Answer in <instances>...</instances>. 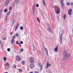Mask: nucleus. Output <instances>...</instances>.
I'll return each instance as SVG.
<instances>
[{
  "label": "nucleus",
  "mask_w": 73,
  "mask_h": 73,
  "mask_svg": "<svg viewBox=\"0 0 73 73\" xmlns=\"http://www.w3.org/2000/svg\"><path fill=\"white\" fill-rule=\"evenodd\" d=\"M71 5H73V3L72 2L71 3Z\"/></svg>",
  "instance_id": "obj_46"
},
{
  "label": "nucleus",
  "mask_w": 73,
  "mask_h": 73,
  "mask_svg": "<svg viewBox=\"0 0 73 73\" xmlns=\"http://www.w3.org/2000/svg\"><path fill=\"white\" fill-rule=\"evenodd\" d=\"M11 13V11H9L7 13V15L8 16V15H9Z\"/></svg>",
  "instance_id": "obj_19"
},
{
  "label": "nucleus",
  "mask_w": 73,
  "mask_h": 73,
  "mask_svg": "<svg viewBox=\"0 0 73 73\" xmlns=\"http://www.w3.org/2000/svg\"><path fill=\"white\" fill-rule=\"evenodd\" d=\"M58 50V47L56 46L54 49V51L55 52H57Z\"/></svg>",
  "instance_id": "obj_15"
},
{
  "label": "nucleus",
  "mask_w": 73,
  "mask_h": 73,
  "mask_svg": "<svg viewBox=\"0 0 73 73\" xmlns=\"http://www.w3.org/2000/svg\"><path fill=\"white\" fill-rule=\"evenodd\" d=\"M18 28H19V26H16V28H15V31H16V30H17V29H18Z\"/></svg>",
  "instance_id": "obj_26"
},
{
  "label": "nucleus",
  "mask_w": 73,
  "mask_h": 73,
  "mask_svg": "<svg viewBox=\"0 0 73 73\" xmlns=\"http://www.w3.org/2000/svg\"><path fill=\"white\" fill-rule=\"evenodd\" d=\"M47 66H46V68H48L49 66H50V64L49 63H47L46 64Z\"/></svg>",
  "instance_id": "obj_13"
},
{
  "label": "nucleus",
  "mask_w": 73,
  "mask_h": 73,
  "mask_svg": "<svg viewBox=\"0 0 73 73\" xmlns=\"http://www.w3.org/2000/svg\"><path fill=\"white\" fill-rule=\"evenodd\" d=\"M63 54H64L65 55L64 56L63 58L62 59V61H65V60H67V59H68L70 58V54L69 53H67L66 49H64L63 52Z\"/></svg>",
  "instance_id": "obj_1"
},
{
  "label": "nucleus",
  "mask_w": 73,
  "mask_h": 73,
  "mask_svg": "<svg viewBox=\"0 0 73 73\" xmlns=\"http://www.w3.org/2000/svg\"><path fill=\"white\" fill-rule=\"evenodd\" d=\"M16 35H17V37H18L19 36V34L16 33Z\"/></svg>",
  "instance_id": "obj_43"
},
{
  "label": "nucleus",
  "mask_w": 73,
  "mask_h": 73,
  "mask_svg": "<svg viewBox=\"0 0 73 73\" xmlns=\"http://www.w3.org/2000/svg\"><path fill=\"white\" fill-rule=\"evenodd\" d=\"M7 11H8L7 9H5L4 11V12H7Z\"/></svg>",
  "instance_id": "obj_30"
},
{
  "label": "nucleus",
  "mask_w": 73,
  "mask_h": 73,
  "mask_svg": "<svg viewBox=\"0 0 73 73\" xmlns=\"http://www.w3.org/2000/svg\"><path fill=\"white\" fill-rule=\"evenodd\" d=\"M14 16V14H13L12 15V17H13Z\"/></svg>",
  "instance_id": "obj_51"
},
{
  "label": "nucleus",
  "mask_w": 73,
  "mask_h": 73,
  "mask_svg": "<svg viewBox=\"0 0 73 73\" xmlns=\"http://www.w3.org/2000/svg\"><path fill=\"white\" fill-rule=\"evenodd\" d=\"M9 65V63H7L6 64H5V66H8V65Z\"/></svg>",
  "instance_id": "obj_17"
},
{
  "label": "nucleus",
  "mask_w": 73,
  "mask_h": 73,
  "mask_svg": "<svg viewBox=\"0 0 73 73\" xmlns=\"http://www.w3.org/2000/svg\"><path fill=\"white\" fill-rule=\"evenodd\" d=\"M20 1V0H15L14 3L15 4L17 5Z\"/></svg>",
  "instance_id": "obj_9"
},
{
  "label": "nucleus",
  "mask_w": 73,
  "mask_h": 73,
  "mask_svg": "<svg viewBox=\"0 0 73 73\" xmlns=\"http://www.w3.org/2000/svg\"><path fill=\"white\" fill-rule=\"evenodd\" d=\"M3 59L5 60L6 61L7 60V58H6V57H4L3 58Z\"/></svg>",
  "instance_id": "obj_31"
},
{
  "label": "nucleus",
  "mask_w": 73,
  "mask_h": 73,
  "mask_svg": "<svg viewBox=\"0 0 73 73\" xmlns=\"http://www.w3.org/2000/svg\"><path fill=\"white\" fill-rule=\"evenodd\" d=\"M38 65L40 67V70H42V65L41 63H39Z\"/></svg>",
  "instance_id": "obj_11"
},
{
  "label": "nucleus",
  "mask_w": 73,
  "mask_h": 73,
  "mask_svg": "<svg viewBox=\"0 0 73 73\" xmlns=\"http://www.w3.org/2000/svg\"><path fill=\"white\" fill-rule=\"evenodd\" d=\"M20 51H21V52H23V49H20Z\"/></svg>",
  "instance_id": "obj_38"
},
{
  "label": "nucleus",
  "mask_w": 73,
  "mask_h": 73,
  "mask_svg": "<svg viewBox=\"0 0 73 73\" xmlns=\"http://www.w3.org/2000/svg\"><path fill=\"white\" fill-rule=\"evenodd\" d=\"M36 14H38V13L37 12L36 13Z\"/></svg>",
  "instance_id": "obj_54"
},
{
  "label": "nucleus",
  "mask_w": 73,
  "mask_h": 73,
  "mask_svg": "<svg viewBox=\"0 0 73 73\" xmlns=\"http://www.w3.org/2000/svg\"><path fill=\"white\" fill-rule=\"evenodd\" d=\"M16 59L17 61H20L21 60V57L20 56H16Z\"/></svg>",
  "instance_id": "obj_6"
},
{
  "label": "nucleus",
  "mask_w": 73,
  "mask_h": 73,
  "mask_svg": "<svg viewBox=\"0 0 73 73\" xmlns=\"http://www.w3.org/2000/svg\"><path fill=\"white\" fill-rule=\"evenodd\" d=\"M37 20L38 22H40V20H39V18H38V17H37Z\"/></svg>",
  "instance_id": "obj_29"
},
{
  "label": "nucleus",
  "mask_w": 73,
  "mask_h": 73,
  "mask_svg": "<svg viewBox=\"0 0 73 73\" xmlns=\"http://www.w3.org/2000/svg\"><path fill=\"white\" fill-rule=\"evenodd\" d=\"M19 46L21 47V43H20V44H19Z\"/></svg>",
  "instance_id": "obj_45"
},
{
  "label": "nucleus",
  "mask_w": 73,
  "mask_h": 73,
  "mask_svg": "<svg viewBox=\"0 0 73 73\" xmlns=\"http://www.w3.org/2000/svg\"><path fill=\"white\" fill-rule=\"evenodd\" d=\"M16 37V35H14L12 37V39L11 41V44H13V43L15 42V39Z\"/></svg>",
  "instance_id": "obj_3"
},
{
  "label": "nucleus",
  "mask_w": 73,
  "mask_h": 73,
  "mask_svg": "<svg viewBox=\"0 0 73 73\" xmlns=\"http://www.w3.org/2000/svg\"><path fill=\"white\" fill-rule=\"evenodd\" d=\"M15 20L14 19L13 20L12 22V25H13L15 24Z\"/></svg>",
  "instance_id": "obj_20"
},
{
  "label": "nucleus",
  "mask_w": 73,
  "mask_h": 73,
  "mask_svg": "<svg viewBox=\"0 0 73 73\" xmlns=\"http://www.w3.org/2000/svg\"><path fill=\"white\" fill-rule=\"evenodd\" d=\"M60 10H58L57 11V14H58L59 13H60Z\"/></svg>",
  "instance_id": "obj_23"
},
{
  "label": "nucleus",
  "mask_w": 73,
  "mask_h": 73,
  "mask_svg": "<svg viewBox=\"0 0 73 73\" xmlns=\"http://www.w3.org/2000/svg\"><path fill=\"white\" fill-rule=\"evenodd\" d=\"M9 10H12V7H10L9 8Z\"/></svg>",
  "instance_id": "obj_27"
},
{
  "label": "nucleus",
  "mask_w": 73,
  "mask_h": 73,
  "mask_svg": "<svg viewBox=\"0 0 73 73\" xmlns=\"http://www.w3.org/2000/svg\"><path fill=\"white\" fill-rule=\"evenodd\" d=\"M20 29H21V30H23V27H21L20 28Z\"/></svg>",
  "instance_id": "obj_32"
},
{
  "label": "nucleus",
  "mask_w": 73,
  "mask_h": 73,
  "mask_svg": "<svg viewBox=\"0 0 73 73\" xmlns=\"http://www.w3.org/2000/svg\"><path fill=\"white\" fill-rule=\"evenodd\" d=\"M66 4L68 6V5H70V3H69V2H68V3H66Z\"/></svg>",
  "instance_id": "obj_21"
},
{
  "label": "nucleus",
  "mask_w": 73,
  "mask_h": 73,
  "mask_svg": "<svg viewBox=\"0 0 73 73\" xmlns=\"http://www.w3.org/2000/svg\"><path fill=\"white\" fill-rule=\"evenodd\" d=\"M21 44H23V42L22 41H21Z\"/></svg>",
  "instance_id": "obj_48"
},
{
  "label": "nucleus",
  "mask_w": 73,
  "mask_h": 73,
  "mask_svg": "<svg viewBox=\"0 0 73 73\" xmlns=\"http://www.w3.org/2000/svg\"><path fill=\"white\" fill-rule=\"evenodd\" d=\"M63 2H60L61 6L62 7V8H63V7H64V3Z\"/></svg>",
  "instance_id": "obj_14"
},
{
  "label": "nucleus",
  "mask_w": 73,
  "mask_h": 73,
  "mask_svg": "<svg viewBox=\"0 0 73 73\" xmlns=\"http://www.w3.org/2000/svg\"><path fill=\"white\" fill-rule=\"evenodd\" d=\"M35 4H34V5H33V7H32V9H33V13H34V12H35Z\"/></svg>",
  "instance_id": "obj_8"
},
{
  "label": "nucleus",
  "mask_w": 73,
  "mask_h": 73,
  "mask_svg": "<svg viewBox=\"0 0 73 73\" xmlns=\"http://www.w3.org/2000/svg\"><path fill=\"white\" fill-rule=\"evenodd\" d=\"M22 64H24L25 63V61H22Z\"/></svg>",
  "instance_id": "obj_28"
},
{
  "label": "nucleus",
  "mask_w": 73,
  "mask_h": 73,
  "mask_svg": "<svg viewBox=\"0 0 73 73\" xmlns=\"http://www.w3.org/2000/svg\"><path fill=\"white\" fill-rule=\"evenodd\" d=\"M1 44H2V42H0V45H1Z\"/></svg>",
  "instance_id": "obj_50"
},
{
  "label": "nucleus",
  "mask_w": 73,
  "mask_h": 73,
  "mask_svg": "<svg viewBox=\"0 0 73 73\" xmlns=\"http://www.w3.org/2000/svg\"><path fill=\"white\" fill-rule=\"evenodd\" d=\"M50 0V1H52V0Z\"/></svg>",
  "instance_id": "obj_55"
},
{
  "label": "nucleus",
  "mask_w": 73,
  "mask_h": 73,
  "mask_svg": "<svg viewBox=\"0 0 73 73\" xmlns=\"http://www.w3.org/2000/svg\"><path fill=\"white\" fill-rule=\"evenodd\" d=\"M10 35H12V32H11V33H10Z\"/></svg>",
  "instance_id": "obj_52"
},
{
  "label": "nucleus",
  "mask_w": 73,
  "mask_h": 73,
  "mask_svg": "<svg viewBox=\"0 0 73 73\" xmlns=\"http://www.w3.org/2000/svg\"><path fill=\"white\" fill-rule=\"evenodd\" d=\"M52 19L54 21H55V20L54 19V16L52 17Z\"/></svg>",
  "instance_id": "obj_18"
},
{
  "label": "nucleus",
  "mask_w": 73,
  "mask_h": 73,
  "mask_svg": "<svg viewBox=\"0 0 73 73\" xmlns=\"http://www.w3.org/2000/svg\"><path fill=\"white\" fill-rule=\"evenodd\" d=\"M47 29H48V30H49L50 32H53L51 30V28H50V27L49 26V25L48 24V27L47 28Z\"/></svg>",
  "instance_id": "obj_12"
},
{
  "label": "nucleus",
  "mask_w": 73,
  "mask_h": 73,
  "mask_svg": "<svg viewBox=\"0 0 73 73\" xmlns=\"http://www.w3.org/2000/svg\"><path fill=\"white\" fill-rule=\"evenodd\" d=\"M13 68H16V65H14L13 66Z\"/></svg>",
  "instance_id": "obj_35"
},
{
  "label": "nucleus",
  "mask_w": 73,
  "mask_h": 73,
  "mask_svg": "<svg viewBox=\"0 0 73 73\" xmlns=\"http://www.w3.org/2000/svg\"><path fill=\"white\" fill-rule=\"evenodd\" d=\"M36 7H39V5H38V4H36Z\"/></svg>",
  "instance_id": "obj_33"
},
{
  "label": "nucleus",
  "mask_w": 73,
  "mask_h": 73,
  "mask_svg": "<svg viewBox=\"0 0 73 73\" xmlns=\"http://www.w3.org/2000/svg\"><path fill=\"white\" fill-rule=\"evenodd\" d=\"M10 48H8L7 49V51H8V52H10Z\"/></svg>",
  "instance_id": "obj_36"
},
{
  "label": "nucleus",
  "mask_w": 73,
  "mask_h": 73,
  "mask_svg": "<svg viewBox=\"0 0 73 73\" xmlns=\"http://www.w3.org/2000/svg\"><path fill=\"white\" fill-rule=\"evenodd\" d=\"M60 2H64V0H60Z\"/></svg>",
  "instance_id": "obj_42"
},
{
  "label": "nucleus",
  "mask_w": 73,
  "mask_h": 73,
  "mask_svg": "<svg viewBox=\"0 0 73 73\" xmlns=\"http://www.w3.org/2000/svg\"><path fill=\"white\" fill-rule=\"evenodd\" d=\"M16 44H19V42L18 41H17L16 42Z\"/></svg>",
  "instance_id": "obj_34"
},
{
  "label": "nucleus",
  "mask_w": 73,
  "mask_h": 73,
  "mask_svg": "<svg viewBox=\"0 0 73 73\" xmlns=\"http://www.w3.org/2000/svg\"><path fill=\"white\" fill-rule=\"evenodd\" d=\"M18 70L19 71V72H23V70L20 69H19Z\"/></svg>",
  "instance_id": "obj_22"
},
{
  "label": "nucleus",
  "mask_w": 73,
  "mask_h": 73,
  "mask_svg": "<svg viewBox=\"0 0 73 73\" xmlns=\"http://www.w3.org/2000/svg\"><path fill=\"white\" fill-rule=\"evenodd\" d=\"M29 66L31 69H32L33 68H34L35 66V64L33 63H32L30 64Z\"/></svg>",
  "instance_id": "obj_5"
},
{
  "label": "nucleus",
  "mask_w": 73,
  "mask_h": 73,
  "mask_svg": "<svg viewBox=\"0 0 73 73\" xmlns=\"http://www.w3.org/2000/svg\"><path fill=\"white\" fill-rule=\"evenodd\" d=\"M2 14V12H1V11L0 12V16H1Z\"/></svg>",
  "instance_id": "obj_40"
},
{
  "label": "nucleus",
  "mask_w": 73,
  "mask_h": 73,
  "mask_svg": "<svg viewBox=\"0 0 73 73\" xmlns=\"http://www.w3.org/2000/svg\"><path fill=\"white\" fill-rule=\"evenodd\" d=\"M65 18H66V15L64 14V15L63 18L64 19H65Z\"/></svg>",
  "instance_id": "obj_25"
},
{
  "label": "nucleus",
  "mask_w": 73,
  "mask_h": 73,
  "mask_svg": "<svg viewBox=\"0 0 73 73\" xmlns=\"http://www.w3.org/2000/svg\"><path fill=\"white\" fill-rule=\"evenodd\" d=\"M19 23H18L17 24V26L19 27Z\"/></svg>",
  "instance_id": "obj_37"
},
{
  "label": "nucleus",
  "mask_w": 73,
  "mask_h": 73,
  "mask_svg": "<svg viewBox=\"0 0 73 73\" xmlns=\"http://www.w3.org/2000/svg\"><path fill=\"white\" fill-rule=\"evenodd\" d=\"M44 50H46H46H46V48L45 47L44 48Z\"/></svg>",
  "instance_id": "obj_41"
},
{
  "label": "nucleus",
  "mask_w": 73,
  "mask_h": 73,
  "mask_svg": "<svg viewBox=\"0 0 73 73\" xmlns=\"http://www.w3.org/2000/svg\"><path fill=\"white\" fill-rule=\"evenodd\" d=\"M5 73H8L7 72H5Z\"/></svg>",
  "instance_id": "obj_53"
},
{
  "label": "nucleus",
  "mask_w": 73,
  "mask_h": 73,
  "mask_svg": "<svg viewBox=\"0 0 73 73\" xmlns=\"http://www.w3.org/2000/svg\"><path fill=\"white\" fill-rule=\"evenodd\" d=\"M46 53L47 54H48V50H46Z\"/></svg>",
  "instance_id": "obj_39"
},
{
  "label": "nucleus",
  "mask_w": 73,
  "mask_h": 73,
  "mask_svg": "<svg viewBox=\"0 0 73 73\" xmlns=\"http://www.w3.org/2000/svg\"><path fill=\"white\" fill-rule=\"evenodd\" d=\"M38 52L39 53H41V51H40V50H39L38 51Z\"/></svg>",
  "instance_id": "obj_49"
},
{
  "label": "nucleus",
  "mask_w": 73,
  "mask_h": 73,
  "mask_svg": "<svg viewBox=\"0 0 73 73\" xmlns=\"http://www.w3.org/2000/svg\"><path fill=\"white\" fill-rule=\"evenodd\" d=\"M72 12V9H70L68 10V13L69 15H71V12Z\"/></svg>",
  "instance_id": "obj_10"
},
{
  "label": "nucleus",
  "mask_w": 73,
  "mask_h": 73,
  "mask_svg": "<svg viewBox=\"0 0 73 73\" xmlns=\"http://www.w3.org/2000/svg\"><path fill=\"white\" fill-rule=\"evenodd\" d=\"M0 3H1V2H0Z\"/></svg>",
  "instance_id": "obj_56"
},
{
  "label": "nucleus",
  "mask_w": 73,
  "mask_h": 73,
  "mask_svg": "<svg viewBox=\"0 0 73 73\" xmlns=\"http://www.w3.org/2000/svg\"><path fill=\"white\" fill-rule=\"evenodd\" d=\"M3 38V40L6 39V38H5V37Z\"/></svg>",
  "instance_id": "obj_44"
},
{
  "label": "nucleus",
  "mask_w": 73,
  "mask_h": 73,
  "mask_svg": "<svg viewBox=\"0 0 73 73\" xmlns=\"http://www.w3.org/2000/svg\"><path fill=\"white\" fill-rule=\"evenodd\" d=\"M43 3L44 6L45 7L46 6V4H45V2L44 0H43Z\"/></svg>",
  "instance_id": "obj_16"
},
{
  "label": "nucleus",
  "mask_w": 73,
  "mask_h": 73,
  "mask_svg": "<svg viewBox=\"0 0 73 73\" xmlns=\"http://www.w3.org/2000/svg\"><path fill=\"white\" fill-rule=\"evenodd\" d=\"M62 33L60 36V43L62 42Z\"/></svg>",
  "instance_id": "obj_7"
},
{
  "label": "nucleus",
  "mask_w": 73,
  "mask_h": 73,
  "mask_svg": "<svg viewBox=\"0 0 73 73\" xmlns=\"http://www.w3.org/2000/svg\"><path fill=\"white\" fill-rule=\"evenodd\" d=\"M10 2V0H6L4 4V6L7 7L8 6V5L9 4V3Z\"/></svg>",
  "instance_id": "obj_4"
},
{
  "label": "nucleus",
  "mask_w": 73,
  "mask_h": 73,
  "mask_svg": "<svg viewBox=\"0 0 73 73\" xmlns=\"http://www.w3.org/2000/svg\"><path fill=\"white\" fill-rule=\"evenodd\" d=\"M35 73H39V72L37 71H35Z\"/></svg>",
  "instance_id": "obj_47"
},
{
  "label": "nucleus",
  "mask_w": 73,
  "mask_h": 73,
  "mask_svg": "<svg viewBox=\"0 0 73 73\" xmlns=\"http://www.w3.org/2000/svg\"><path fill=\"white\" fill-rule=\"evenodd\" d=\"M7 19H8V16L6 17V18H5V20L6 21H7Z\"/></svg>",
  "instance_id": "obj_24"
},
{
  "label": "nucleus",
  "mask_w": 73,
  "mask_h": 73,
  "mask_svg": "<svg viewBox=\"0 0 73 73\" xmlns=\"http://www.w3.org/2000/svg\"><path fill=\"white\" fill-rule=\"evenodd\" d=\"M29 61L30 63H35V62L34 61V58L32 57H30Z\"/></svg>",
  "instance_id": "obj_2"
}]
</instances>
